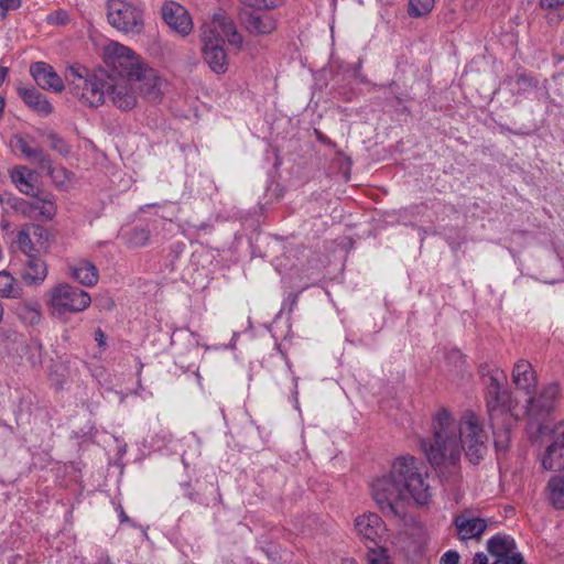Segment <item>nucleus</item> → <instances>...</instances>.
Segmentation results:
<instances>
[{"instance_id": "35", "label": "nucleus", "mask_w": 564, "mask_h": 564, "mask_svg": "<svg viewBox=\"0 0 564 564\" xmlns=\"http://www.w3.org/2000/svg\"><path fill=\"white\" fill-rule=\"evenodd\" d=\"M51 147H52V149H54L55 151H57L62 155H67L69 153V151H70V149L66 144V142L62 138H59L57 135H52L51 137Z\"/></svg>"}, {"instance_id": "9", "label": "nucleus", "mask_w": 564, "mask_h": 564, "mask_svg": "<svg viewBox=\"0 0 564 564\" xmlns=\"http://www.w3.org/2000/svg\"><path fill=\"white\" fill-rule=\"evenodd\" d=\"M107 20L117 31L124 34H141L144 29V10L141 4L129 0H108Z\"/></svg>"}, {"instance_id": "30", "label": "nucleus", "mask_w": 564, "mask_h": 564, "mask_svg": "<svg viewBox=\"0 0 564 564\" xmlns=\"http://www.w3.org/2000/svg\"><path fill=\"white\" fill-rule=\"evenodd\" d=\"M435 0H410L409 14L413 18L422 17L432 11Z\"/></svg>"}, {"instance_id": "11", "label": "nucleus", "mask_w": 564, "mask_h": 564, "mask_svg": "<svg viewBox=\"0 0 564 564\" xmlns=\"http://www.w3.org/2000/svg\"><path fill=\"white\" fill-rule=\"evenodd\" d=\"M117 75H108L107 97L112 105L121 110H131L137 105L138 93L134 87V78L121 75L113 68Z\"/></svg>"}, {"instance_id": "39", "label": "nucleus", "mask_w": 564, "mask_h": 564, "mask_svg": "<svg viewBox=\"0 0 564 564\" xmlns=\"http://www.w3.org/2000/svg\"><path fill=\"white\" fill-rule=\"evenodd\" d=\"M540 4L544 9H553L564 4V0H540Z\"/></svg>"}, {"instance_id": "26", "label": "nucleus", "mask_w": 564, "mask_h": 564, "mask_svg": "<svg viewBox=\"0 0 564 564\" xmlns=\"http://www.w3.org/2000/svg\"><path fill=\"white\" fill-rule=\"evenodd\" d=\"M12 143L15 149L20 150L28 159L34 160L44 169H51V161L44 155L42 149L31 147L22 137H14Z\"/></svg>"}, {"instance_id": "12", "label": "nucleus", "mask_w": 564, "mask_h": 564, "mask_svg": "<svg viewBox=\"0 0 564 564\" xmlns=\"http://www.w3.org/2000/svg\"><path fill=\"white\" fill-rule=\"evenodd\" d=\"M355 528L358 535L368 543V547L379 546L386 539L387 528L376 513H365L356 518Z\"/></svg>"}, {"instance_id": "36", "label": "nucleus", "mask_w": 564, "mask_h": 564, "mask_svg": "<svg viewBox=\"0 0 564 564\" xmlns=\"http://www.w3.org/2000/svg\"><path fill=\"white\" fill-rule=\"evenodd\" d=\"M20 6V0H0V18H4L8 11L15 10Z\"/></svg>"}, {"instance_id": "44", "label": "nucleus", "mask_w": 564, "mask_h": 564, "mask_svg": "<svg viewBox=\"0 0 564 564\" xmlns=\"http://www.w3.org/2000/svg\"><path fill=\"white\" fill-rule=\"evenodd\" d=\"M340 564H358L354 558H344Z\"/></svg>"}, {"instance_id": "5", "label": "nucleus", "mask_w": 564, "mask_h": 564, "mask_svg": "<svg viewBox=\"0 0 564 564\" xmlns=\"http://www.w3.org/2000/svg\"><path fill=\"white\" fill-rule=\"evenodd\" d=\"M486 405L492 427L494 445L497 453H505L510 445V429L518 421L517 401L503 390L499 381L490 377L487 386Z\"/></svg>"}, {"instance_id": "45", "label": "nucleus", "mask_w": 564, "mask_h": 564, "mask_svg": "<svg viewBox=\"0 0 564 564\" xmlns=\"http://www.w3.org/2000/svg\"><path fill=\"white\" fill-rule=\"evenodd\" d=\"M556 441H560V444H561V445L563 446V448H564V431L562 432L561 437H560V438H557Z\"/></svg>"}, {"instance_id": "23", "label": "nucleus", "mask_w": 564, "mask_h": 564, "mask_svg": "<svg viewBox=\"0 0 564 564\" xmlns=\"http://www.w3.org/2000/svg\"><path fill=\"white\" fill-rule=\"evenodd\" d=\"M70 275L85 286H94L99 279L97 268L87 260H79L72 265Z\"/></svg>"}, {"instance_id": "4", "label": "nucleus", "mask_w": 564, "mask_h": 564, "mask_svg": "<svg viewBox=\"0 0 564 564\" xmlns=\"http://www.w3.org/2000/svg\"><path fill=\"white\" fill-rule=\"evenodd\" d=\"M224 37L230 46L237 50L242 47L243 36L238 32L234 21L224 13H216L210 22L203 26L202 55L210 70L217 75L228 70V56L223 45Z\"/></svg>"}, {"instance_id": "42", "label": "nucleus", "mask_w": 564, "mask_h": 564, "mask_svg": "<svg viewBox=\"0 0 564 564\" xmlns=\"http://www.w3.org/2000/svg\"><path fill=\"white\" fill-rule=\"evenodd\" d=\"M8 68L7 67H3V66H0V86L2 85V83L4 82L7 75H8Z\"/></svg>"}, {"instance_id": "40", "label": "nucleus", "mask_w": 564, "mask_h": 564, "mask_svg": "<svg viewBox=\"0 0 564 564\" xmlns=\"http://www.w3.org/2000/svg\"><path fill=\"white\" fill-rule=\"evenodd\" d=\"M473 564H488L487 555L484 553H476L473 558Z\"/></svg>"}, {"instance_id": "16", "label": "nucleus", "mask_w": 564, "mask_h": 564, "mask_svg": "<svg viewBox=\"0 0 564 564\" xmlns=\"http://www.w3.org/2000/svg\"><path fill=\"white\" fill-rule=\"evenodd\" d=\"M30 73L35 83L45 90L62 93L64 82L54 68L45 62H35L30 66Z\"/></svg>"}, {"instance_id": "10", "label": "nucleus", "mask_w": 564, "mask_h": 564, "mask_svg": "<svg viewBox=\"0 0 564 564\" xmlns=\"http://www.w3.org/2000/svg\"><path fill=\"white\" fill-rule=\"evenodd\" d=\"M245 8L240 13L241 23L252 35L265 36L276 29V19L269 12L274 3L270 0H241Z\"/></svg>"}, {"instance_id": "43", "label": "nucleus", "mask_w": 564, "mask_h": 564, "mask_svg": "<svg viewBox=\"0 0 564 564\" xmlns=\"http://www.w3.org/2000/svg\"><path fill=\"white\" fill-rule=\"evenodd\" d=\"M4 105H6L4 98L0 97V118L3 115Z\"/></svg>"}, {"instance_id": "19", "label": "nucleus", "mask_w": 564, "mask_h": 564, "mask_svg": "<svg viewBox=\"0 0 564 564\" xmlns=\"http://www.w3.org/2000/svg\"><path fill=\"white\" fill-rule=\"evenodd\" d=\"M21 279L28 286H40L44 283L48 274V268L44 260L36 256H28Z\"/></svg>"}, {"instance_id": "18", "label": "nucleus", "mask_w": 564, "mask_h": 564, "mask_svg": "<svg viewBox=\"0 0 564 564\" xmlns=\"http://www.w3.org/2000/svg\"><path fill=\"white\" fill-rule=\"evenodd\" d=\"M454 524L456 527L458 538L462 541L479 539L488 528L486 519L477 518L467 513L455 517Z\"/></svg>"}, {"instance_id": "20", "label": "nucleus", "mask_w": 564, "mask_h": 564, "mask_svg": "<svg viewBox=\"0 0 564 564\" xmlns=\"http://www.w3.org/2000/svg\"><path fill=\"white\" fill-rule=\"evenodd\" d=\"M512 381L525 394L533 393L538 380L532 365L523 359L516 362L512 371Z\"/></svg>"}, {"instance_id": "46", "label": "nucleus", "mask_w": 564, "mask_h": 564, "mask_svg": "<svg viewBox=\"0 0 564 564\" xmlns=\"http://www.w3.org/2000/svg\"><path fill=\"white\" fill-rule=\"evenodd\" d=\"M120 517H121V521L128 520V518H127V516L124 514L123 511H121Z\"/></svg>"}, {"instance_id": "25", "label": "nucleus", "mask_w": 564, "mask_h": 564, "mask_svg": "<svg viewBox=\"0 0 564 564\" xmlns=\"http://www.w3.org/2000/svg\"><path fill=\"white\" fill-rule=\"evenodd\" d=\"M23 293L21 283L7 270L0 271V297L19 300Z\"/></svg>"}, {"instance_id": "28", "label": "nucleus", "mask_w": 564, "mask_h": 564, "mask_svg": "<svg viewBox=\"0 0 564 564\" xmlns=\"http://www.w3.org/2000/svg\"><path fill=\"white\" fill-rule=\"evenodd\" d=\"M120 238L129 248H142L147 246L150 240V231L144 227H134L123 230L120 234Z\"/></svg>"}, {"instance_id": "8", "label": "nucleus", "mask_w": 564, "mask_h": 564, "mask_svg": "<svg viewBox=\"0 0 564 564\" xmlns=\"http://www.w3.org/2000/svg\"><path fill=\"white\" fill-rule=\"evenodd\" d=\"M91 303L88 292L67 282H58L46 292V305L53 316L78 314Z\"/></svg>"}, {"instance_id": "33", "label": "nucleus", "mask_w": 564, "mask_h": 564, "mask_svg": "<svg viewBox=\"0 0 564 564\" xmlns=\"http://www.w3.org/2000/svg\"><path fill=\"white\" fill-rule=\"evenodd\" d=\"M13 207L24 216L35 218V200L26 202L24 199H19Z\"/></svg>"}, {"instance_id": "27", "label": "nucleus", "mask_w": 564, "mask_h": 564, "mask_svg": "<svg viewBox=\"0 0 564 564\" xmlns=\"http://www.w3.org/2000/svg\"><path fill=\"white\" fill-rule=\"evenodd\" d=\"M549 502L556 509H564V473L552 477L546 486Z\"/></svg>"}, {"instance_id": "14", "label": "nucleus", "mask_w": 564, "mask_h": 564, "mask_svg": "<svg viewBox=\"0 0 564 564\" xmlns=\"http://www.w3.org/2000/svg\"><path fill=\"white\" fill-rule=\"evenodd\" d=\"M487 546L496 558L492 564H523V557L517 552L516 542L510 536H494L488 540Z\"/></svg>"}, {"instance_id": "31", "label": "nucleus", "mask_w": 564, "mask_h": 564, "mask_svg": "<svg viewBox=\"0 0 564 564\" xmlns=\"http://www.w3.org/2000/svg\"><path fill=\"white\" fill-rule=\"evenodd\" d=\"M508 86L512 89L517 88L518 91H525L534 86V83L524 74H518L507 79Z\"/></svg>"}, {"instance_id": "6", "label": "nucleus", "mask_w": 564, "mask_h": 564, "mask_svg": "<svg viewBox=\"0 0 564 564\" xmlns=\"http://www.w3.org/2000/svg\"><path fill=\"white\" fill-rule=\"evenodd\" d=\"M561 392V384L552 381L542 386L536 393H531L527 400V432L532 442H542L544 437L555 432L556 424L552 413L558 406Z\"/></svg>"}, {"instance_id": "21", "label": "nucleus", "mask_w": 564, "mask_h": 564, "mask_svg": "<svg viewBox=\"0 0 564 564\" xmlns=\"http://www.w3.org/2000/svg\"><path fill=\"white\" fill-rule=\"evenodd\" d=\"M11 180L21 193L29 196L36 195V176L34 172L26 166L19 165L13 167L11 171Z\"/></svg>"}, {"instance_id": "29", "label": "nucleus", "mask_w": 564, "mask_h": 564, "mask_svg": "<svg viewBox=\"0 0 564 564\" xmlns=\"http://www.w3.org/2000/svg\"><path fill=\"white\" fill-rule=\"evenodd\" d=\"M56 214V205L50 197L35 199V218L51 220Z\"/></svg>"}, {"instance_id": "7", "label": "nucleus", "mask_w": 564, "mask_h": 564, "mask_svg": "<svg viewBox=\"0 0 564 564\" xmlns=\"http://www.w3.org/2000/svg\"><path fill=\"white\" fill-rule=\"evenodd\" d=\"M67 80L72 95L84 106L97 108L105 104L108 84L107 74H90L83 67L70 66Z\"/></svg>"}, {"instance_id": "17", "label": "nucleus", "mask_w": 564, "mask_h": 564, "mask_svg": "<svg viewBox=\"0 0 564 564\" xmlns=\"http://www.w3.org/2000/svg\"><path fill=\"white\" fill-rule=\"evenodd\" d=\"M10 312L24 326H35L42 319L41 305L33 299H21L10 306Z\"/></svg>"}, {"instance_id": "34", "label": "nucleus", "mask_w": 564, "mask_h": 564, "mask_svg": "<svg viewBox=\"0 0 564 564\" xmlns=\"http://www.w3.org/2000/svg\"><path fill=\"white\" fill-rule=\"evenodd\" d=\"M46 22L52 25H64L68 22V14L64 10H57L46 17Z\"/></svg>"}, {"instance_id": "32", "label": "nucleus", "mask_w": 564, "mask_h": 564, "mask_svg": "<svg viewBox=\"0 0 564 564\" xmlns=\"http://www.w3.org/2000/svg\"><path fill=\"white\" fill-rule=\"evenodd\" d=\"M368 564H392L386 550L370 549L367 555Z\"/></svg>"}, {"instance_id": "37", "label": "nucleus", "mask_w": 564, "mask_h": 564, "mask_svg": "<svg viewBox=\"0 0 564 564\" xmlns=\"http://www.w3.org/2000/svg\"><path fill=\"white\" fill-rule=\"evenodd\" d=\"M459 557L456 551L449 550L442 555L440 564H458Z\"/></svg>"}, {"instance_id": "13", "label": "nucleus", "mask_w": 564, "mask_h": 564, "mask_svg": "<svg viewBox=\"0 0 564 564\" xmlns=\"http://www.w3.org/2000/svg\"><path fill=\"white\" fill-rule=\"evenodd\" d=\"M48 231L35 224H29L22 227L17 235L18 248L26 256H35L47 248Z\"/></svg>"}, {"instance_id": "38", "label": "nucleus", "mask_w": 564, "mask_h": 564, "mask_svg": "<svg viewBox=\"0 0 564 564\" xmlns=\"http://www.w3.org/2000/svg\"><path fill=\"white\" fill-rule=\"evenodd\" d=\"M284 371L291 378V380H292V382L294 384L293 394H294L295 400H297V394H299V391H297V378L293 376V372L291 370V366H290L289 361H285V364H284Z\"/></svg>"}, {"instance_id": "41", "label": "nucleus", "mask_w": 564, "mask_h": 564, "mask_svg": "<svg viewBox=\"0 0 564 564\" xmlns=\"http://www.w3.org/2000/svg\"><path fill=\"white\" fill-rule=\"evenodd\" d=\"M95 339H96V341L98 343V345H99L100 347H104V346H105V344H106V337H105L104 332H102L100 328H98V329L96 330V333H95Z\"/></svg>"}, {"instance_id": "1", "label": "nucleus", "mask_w": 564, "mask_h": 564, "mask_svg": "<svg viewBox=\"0 0 564 564\" xmlns=\"http://www.w3.org/2000/svg\"><path fill=\"white\" fill-rule=\"evenodd\" d=\"M433 437L422 441V448L432 466L456 469L462 454L478 465L487 455L490 435L481 416L466 410L456 419L447 409H438L432 419Z\"/></svg>"}, {"instance_id": "3", "label": "nucleus", "mask_w": 564, "mask_h": 564, "mask_svg": "<svg viewBox=\"0 0 564 564\" xmlns=\"http://www.w3.org/2000/svg\"><path fill=\"white\" fill-rule=\"evenodd\" d=\"M107 53L112 68L121 75L134 78L133 83L138 95L152 102L162 98L167 86L166 80L155 69L149 67L132 50L112 42L108 45Z\"/></svg>"}, {"instance_id": "2", "label": "nucleus", "mask_w": 564, "mask_h": 564, "mask_svg": "<svg viewBox=\"0 0 564 564\" xmlns=\"http://www.w3.org/2000/svg\"><path fill=\"white\" fill-rule=\"evenodd\" d=\"M372 496L381 512L400 518L403 514L400 502L427 507L433 500L434 488L424 463L403 455L393 460L389 474L372 482Z\"/></svg>"}, {"instance_id": "24", "label": "nucleus", "mask_w": 564, "mask_h": 564, "mask_svg": "<svg viewBox=\"0 0 564 564\" xmlns=\"http://www.w3.org/2000/svg\"><path fill=\"white\" fill-rule=\"evenodd\" d=\"M541 464L546 470H556L564 466V448L560 441H554L546 447Z\"/></svg>"}, {"instance_id": "22", "label": "nucleus", "mask_w": 564, "mask_h": 564, "mask_svg": "<svg viewBox=\"0 0 564 564\" xmlns=\"http://www.w3.org/2000/svg\"><path fill=\"white\" fill-rule=\"evenodd\" d=\"M19 95L30 108L42 116H47L53 111L47 98L34 88H20Z\"/></svg>"}, {"instance_id": "15", "label": "nucleus", "mask_w": 564, "mask_h": 564, "mask_svg": "<svg viewBox=\"0 0 564 564\" xmlns=\"http://www.w3.org/2000/svg\"><path fill=\"white\" fill-rule=\"evenodd\" d=\"M165 23L182 36L188 35L193 30V21L186 9L175 1H165L161 9Z\"/></svg>"}]
</instances>
